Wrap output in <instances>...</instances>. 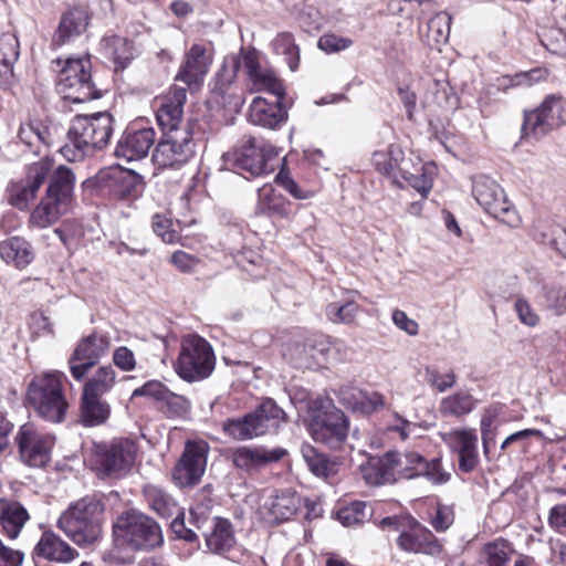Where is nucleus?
I'll list each match as a JSON object with an SVG mask.
<instances>
[{
  "label": "nucleus",
  "instance_id": "1",
  "mask_svg": "<svg viewBox=\"0 0 566 566\" xmlns=\"http://www.w3.org/2000/svg\"><path fill=\"white\" fill-rule=\"evenodd\" d=\"M105 503L98 494H88L74 502L61 514L57 527L77 546L90 547L103 536Z\"/></svg>",
  "mask_w": 566,
  "mask_h": 566
},
{
  "label": "nucleus",
  "instance_id": "47",
  "mask_svg": "<svg viewBox=\"0 0 566 566\" xmlns=\"http://www.w3.org/2000/svg\"><path fill=\"white\" fill-rule=\"evenodd\" d=\"M451 15L447 12H439L427 23V42L429 45L446 43L450 35Z\"/></svg>",
  "mask_w": 566,
  "mask_h": 566
},
{
  "label": "nucleus",
  "instance_id": "17",
  "mask_svg": "<svg viewBox=\"0 0 566 566\" xmlns=\"http://www.w3.org/2000/svg\"><path fill=\"white\" fill-rule=\"evenodd\" d=\"M192 156V134L189 127H185L181 132L164 134L154 150L153 160L163 168H178Z\"/></svg>",
  "mask_w": 566,
  "mask_h": 566
},
{
  "label": "nucleus",
  "instance_id": "20",
  "mask_svg": "<svg viewBox=\"0 0 566 566\" xmlns=\"http://www.w3.org/2000/svg\"><path fill=\"white\" fill-rule=\"evenodd\" d=\"M186 99V88L176 85L156 99V119L164 134L181 132L186 127L181 126Z\"/></svg>",
  "mask_w": 566,
  "mask_h": 566
},
{
  "label": "nucleus",
  "instance_id": "36",
  "mask_svg": "<svg viewBox=\"0 0 566 566\" xmlns=\"http://www.w3.org/2000/svg\"><path fill=\"white\" fill-rule=\"evenodd\" d=\"M345 295L339 301L331 302L325 308L327 318L334 324L349 325L355 322L359 313L360 307L355 301L358 293L346 291Z\"/></svg>",
  "mask_w": 566,
  "mask_h": 566
},
{
  "label": "nucleus",
  "instance_id": "53",
  "mask_svg": "<svg viewBox=\"0 0 566 566\" xmlns=\"http://www.w3.org/2000/svg\"><path fill=\"white\" fill-rule=\"evenodd\" d=\"M19 139L30 147L33 151L39 150L40 144H49L48 130L39 124L27 123L20 126L18 133Z\"/></svg>",
  "mask_w": 566,
  "mask_h": 566
},
{
  "label": "nucleus",
  "instance_id": "62",
  "mask_svg": "<svg viewBox=\"0 0 566 566\" xmlns=\"http://www.w3.org/2000/svg\"><path fill=\"white\" fill-rule=\"evenodd\" d=\"M348 38L338 36L336 34H324L318 39L317 46L326 53H336L348 49L352 45Z\"/></svg>",
  "mask_w": 566,
  "mask_h": 566
},
{
  "label": "nucleus",
  "instance_id": "2",
  "mask_svg": "<svg viewBox=\"0 0 566 566\" xmlns=\"http://www.w3.org/2000/svg\"><path fill=\"white\" fill-rule=\"evenodd\" d=\"M66 381V375L60 370H46L34 375L27 386V405L48 422H63L70 408L64 390Z\"/></svg>",
  "mask_w": 566,
  "mask_h": 566
},
{
  "label": "nucleus",
  "instance_id": "21",
  "mask_svg": "<svg viewBox=\"0 0 566 566\" xmlns=\"http://www.w3.org/2000/svg\"><path fill=\"white\" fill-rule=\"evenodd\" d=\"M212 60L213 50L210 45L192 44L185 54L176 80L189 87L199 86L208 74Z\"/></svg>",
  "mask_w": 566,
  "mask_h": 566
},
{
  "label": "nucleus",
  "instance_id": "3",
  "mask_svg": "<svg viewBox=\"0 0 566 566\" xmlns=\"http://www.w3.org/2000/svg\"><path fill=\"white\" fill-rule=\"evenodd\" d=\"M113 117L109 113L76 116L69 128L67 140L59 151L69 161H78L95 149L107 145L113 133Z\"/></svg>",
  "mask_w": 566,
  "mask_h": 566
},
{
  "label": "nucleus",
  "instance_id": "54",
  "mask_svg": "<svg viewBox=\"0 0 566 566\" xmlns=\"http://www.w3.org/2000/svg\"><path fill=\"white\" fill-rule=\"evenodd\" d=\"M418 476H423L432 484L440 485L447 483L450 480L451 474L443 469L440 459H432L427 461L422 457L418 470Z\"/></svg>",
  "mask_w": 566,
  "mask_h": 566
},
{
  "label": "nucleus",
  "instance_id": "45",
  "mask_svg": "<svg viewBox=\"0 0 566 566\" xmlns=\"http://www.w3.org/2000/svg\"><path fill=\"white\" fill-rule=\"evenodd\" d=\"M101 45L104 54L122 69H124L133 57L132 45L124 38H104Z\"/></svg>",
  "mask_w": 566,
  "mask_h": 566
},
{
  "label": "nucleus",
  "instance_id": "49",
  "mask_svg": "<svg viewBox=\"0 0 566 566\" xmlns=\"http://www.w3.org/2000/svg\"><path fill=\"white\" fill-rule=\"evenodd\" d=\"M301 453L311 472L316 476H327L333 472V464L325 454L318 452L312 444L303 443Z\"/></svg>",
  "mask_w": 566,
  "mask_h": 566
},
{
  "label": "nucleus",
  "instance_id": "18",
  "mask_svg": "<svg viewBox=\"0 0 566 566\" xmlns=\"http://www.w3.org/2000/svg\"><path fill=\"white\" fill-rule=\"evenodd\" d=\"M109 338L106 335L91 334L80 340L69 359L72 377L82 381L88 370L108 352Z\"/></svg>",
  "mask_w": 566,
  "mask_h": 566
},
{
  "label": "nucleus",
  "instance_id": "28",
  "mask_svg": "<svg viewBox=\"0 0 566 566\" xmlns=\"http://www.w3.org/2000/svg\"><path fill=\"white\" fill-rule=\"evenodd\" d=\"M397 544L407 553L437 555L441 552V545L434 535L418 525L402 532L397 538Z\"/></svg>",
  "mask_w": 566,
  "mask_h": 566
},
{
  "label": "nucleus",
  "instance_id": "31",
  "mask_svg": "<svg viewBox=\"0 0 566 566\" xmlns=\"http://www.w3.org/2000/svg\"><path fill=\"white\" fill-rule=\"evenodd\" d=\"M0 256L6 263L22 270L34 260L35 253L24 238L11 237L0 242Z\"/></svg>",
  "mask_w": 566,
  "mask_h": 566
},
{
  "label": "nucleus",
  "instance_id": "29",
  "mask_svg": "<svg viewBox=\"0 0 566 566\" xmlns=\"http://www.w3.org/2000/svg\"><path fill=\"white\" fill-rule=\"evenodd\" d=\"M34 552L39 557L56 563H69L78 555L76 549L53 532L42 534Z\"/></svg>",
  "mask_w": 566,
  "mask_h": 566
},
{
  "label": "nucleus",
  "instance_id": "22",
  "mask_svg": "<svg viewBox=\"0 0 566 566\" xmlns=\"http://www.w3.org/2000/svg\"><path fill=\"white\" fill-rule=\"evenodd\" d=\"M242 61L245 73L251 82L252 90L268 92L276 98H283L284 88L273 71L262 65L260 55L254 50L242 51Z\"/></svg>",
  "mask_w": 566,
  "mask_h": 566
},
{
  "label": "nucleus",
  "instance_id": "24",
  "mask_svg": "<svg viewBox=\"0 0 566 566\" xmlns=\"http://www.w3.org/2000/svg\"><path fill=\"white\" fill-rule=\"evenodd\" d=\"M284 454L285 450L282 448L239 447L232 451L231 459L238 469L251 471L276 462L281 460Z\"/></svg>",
  "mask_w": 566,
  "mask_h": 566
},
{
  "label": "nucleus",
  "instance_id": "26",
  "mask_svg": "<svg viewBox=\"0 0 566 566\" xmlns=\"http://www.w3.org/2000/svg\"><path fill=\"white\" fill-rule=\"evenodd\" d=\"M371 160L379 172L392 178L398 186H402L399 177L401 174L409 172L411 159L403 157L402 149L399 146L389 145L386 150L375 151Z\"/></svg>",
  "mask_w": 566,
  "mask_h": 566
},
{
  "label": "nucleus",
  "instance_id": "34",
  "mask_svg": "<svg viewBox=\"0 0 566 566\" xmlns=\"http://www.w3.org/2000/svg\"><path fill=\"white\" fill-rule=\"evenodd\" d=\"M49 176L50 181L45 195L69 206L75 185L74 172L69 167L60 165L56 168L53 167Z\"/></svg>",
  "mask_w": 566,
  "mask_h": 566
},
{
  "label": "nucleus",
  "instance_id": "30",
  "mask_svg": "<svg viewBox=\"0 0 566 566\" xmlns=\"http://www.w3.org/2000/svg\"><path fill=\"white\" fill-rule=\"evenodd\" d=\"M29 517L28 511L21 503L0 499V525L9 538L14 539L19 536Z\"/></svg>",
  "mask_w": 566,
  "mask_h": 566
},
{
  "label": "nucleus",
  "instance_id": "37",
  "mask_svg": "<svg viewBox=\"0 0 566 566\" xmlns=\"http://www.w3.org/2000/svg\"><path fill=\"white\" fill-rule=\"evenodd\" d=\"M111 415V406L102 396L82 392L81 416L86 426H99Z\"/></svg>",
  "mask_w": 566,
  "mask_h": 566
},
{
  "label": "nucleus",
  "instance_id": "15",
  "mask_svg": "<svg viewBox=\"0 0 566 566\" xmlns=\"http://www.w3.org/2000/svg\"><path fill=\"white\" fill-rule=\"evenodd\" d=\"M15 441L20 458L27 465L42 468L51 460L55 442L51 433L39 430L32 423H25L20 428Z\"/></svg>",
  "mask_w": 566,
  "mask_h": 566
},
{
  "label": "nucleus",
  "instance_id": "23",
  "mask_svg": "<svg viewBox=\"0 0 566 566\" xmlns=\"http://www.w3.org/2000/svg\"><path fill=\"white\" fill-rule=\"evenodd\" d=\"M156 139L154 128L146 127L137 130H127L118 142L115 155L127 161L139 160L148 155Z\"/></svg>",
  "mask_w": 566,
  "mask_h": 566
},
{
  "label": "nucleus",
  "instance_id": "50",
  "mask_svg": "<svg viewBox=\"0 0 566 566\" xmlns=\"http://www.w3.org/2000/svg\"><path fill=\"white\" fill-rule=\"evenodd\" d=\"M538 302L556 315L566 312V291L557 285H543Z\"/></svg>",
  "mask_w": 566,
  "mask_h": 566
},
{
  "label": "nucleus",
  "instance_id": "41",
  "mask_svg": "<svg viewBox=\"0 0 566 566\" xmlns=\"http://www.w3.org/2000/svg\"><path fill=\"white\" fill-rule=\"evenodd\" d=\"M117 382V373L111 365H102L86 379L83 386L85 394L105 396L111 392Z\"/></svg>",
  "mask_w": 566,
  "mask_h": 566
},
{
  "label": "nucleus",
  "instance_id": "44",
  "mask_svg": "<svg viewBox=\"0 0 566 566\" xmlns=\"http://www.w3.org/2000/svg\"><path fill=\"white\" fill-rule=\"evenodd\" d=\"M513 552V547L507 541L495 539L482 547L479 564L480 566H506Z\"/></svg>",
  "mask_w": 566,
  "mask_h": 566
},
{
  "label": "nucleus",
  "instance_id": "60",
  "mask_svg": "<svg viewBox=\"0 0 566 566\" xmlns=\"http://www.w3.org/2000/svg\"><path fill=\"white\" fill-rule=\"evenodd\" d=\"M172 222L163 214H155L153 218L154 232L166 243H175L178 240V233L171 229Z\"/></svg>",
  "mask_w": 566,
  "mask_h": 566
},
{
  "label": "nucleus",
  "instance_id": "14",
  "mask_svg": "<svg viewBox=\"0 0 566 566\" xmlns=\"http://www.w3.org/2000/svg\"><path fill=\"white\" fill-rule=\"evenodd\" d=\"M94 185L115 200L136 199L143 190V180L133 170L120 166L101 169L93 180Z\"/></svg>",
  "mask_w": 566,
  "mask_h": 566
},
{
  "label": "nucleus",
  "instance_id": "4",
  "mask_svg": "<svg viewBox=\"0 0 566 566\" xmlns=\"http://www.w3.org/2000/svg\"><path fill=\"white\" fill-rule=\"evenodd\" d=\"M112 535L114 545L124 551H149L163 543L161 530L157 522L134 509L116 516Z\"/></svg>",
  "mask_w": 566,
  "mask_h": 566
},
{
  "label": "nucleus",
  "instance_id": "58",
  "mask_svg": "<svg viewBox=\"0 0 566 566\" xmlns=\"http://www.w3.org/2000/svg\"><path fill=\"white\" fill-rule=\"evenodd\" d=\"M243 65L242 53L240 55H228L224 57L218 80L222 86L230 85L237 76L239 69Z\"/></svg>",
  "mask_w": 566,
  "mask_h": 566
},
{
  "label": "nucleus",
  "instance_id": "5",
  "mask_svg": "<svg viewBox=\"0 0 566 566\" xmlns=\"http://www.w3.org/2000/svg\"><path fill=\"white\" fill-rule=\"evenodd\" d=\"M307 428L316 442L337 449L347 438L349 421L332 400L316 398L308 402Z\"/></svg>",
  "mask_w": 566,
  "mask_h": 566
},
{
  "label": "nucleus",
  "instance_id": "56",
  "mask_svg": "<svg viewBox=\"0 0 566 566\" xmlns=\"http://www.w3.org/2000/svg\"><path fill=\"white\" fill-rule=\"evenodd\" d=\"M19 57V41L12 34L0 36V63L10 71Z\"/></svg>",
  "mask_w": 566,
  "mask_h": 566
},
{
  "label": "nucleus",
  "instance_id": "57",
  "mask_svg": "<svg viewBox=\"0 0 566 566\" xmlns=\"http://www.w3.org/2000/svg\"><path fill=\"white\" fill-rule=\"evenodd\" d=\"M424 379L439 392H443L455 385V374L453 371L441 374L437 368L432 367L426 368Z\"/></svg>",
  "mask_w": 566,
  "mask_h": 566
},
{
  "label": "nucleus",
  "instance_id": "39",
  "mask_svg": "<svg viewBox=\"0 0 566 566\" xmlns=\"http://www.w3.org/2000/svg\"><path fill=\"white\" fill-rule=\"evenodd\" d=\"M361 473L366 483L370 485H380L396 481L388 452L382 457L369 459L361 467Z\"/></svg>",
  "mask_w": 566,
  "mask_h": 566
},
{
  "label": "nucleus",
  "instance_id": "12",
  "mask_svg": "<svg viewBox=\"0 0 566 566\" xmlns=\"http://www.w3.org/2000/svg\"><path fill=\"white\" fill-rule=\"evenodd\" d=\"M52 169L53 160L48 157L41 158L28 166L24 177L13 180L8 185V202L19 210H27Z\"/></svg>",
  "mask_w": 566,
  "mask_h": 566
},
{
  "label": "nucleus",
  "instance_id": "19",
  "mask_svg": "<svg viewBox=\"0 0 566 566\" xmlns=\"http://www.w3.org/2000/svg\"><path fill=\"white\" fill-rule=\"evenodd\" d=\"M441 439L458 455L460 471L469 473L478 467V436L474 429H452L443 432Z\"/></svg>",
  "mask_w": 566,
  "mask_h": 566
},
{
  "label": "nucleus",
  "instance_id": "64",
  "mask_svg": "<svg viewBox=\"0 0 566 566\" xmlns=\"http://www.w3.org/2000/svg\"><path fill=\"white\" fill-rule=\"evenodd\" d=\"M548 524L559 533L566 531V503L556 504L549 510Z\"/></svg>",
  "mask_w": 566,
  "mask_h": 566
},
{
  "label": "nucleus",
  "instance_id": "55",
  "mask_svg": "<svg viewBox=\"0 0 566 566\" xmlns=\"http://www.w3.org/2000/svg\"><path fill=\"white\" fill-rule=\"evenodd\" d=\"M368 516L367 505L360 501L350 503L348 506L340 509L337 513V517L344 526L363 524Z\"/></svg>",
  "mask_w": 566,
  "mask_h": 566
},
{
  "label": "nucleus",
  "instance_id": "32",
  "mask_svg": "<svg viewBox=\"0 0 566 566\" xmlns=\"http://www.w3.org/2000/svg\"><path fill=\"white\" fill-rule=\"evenodd\" d=\"M255 214L287 219L291 214V202L272 186L265 185L258 191Z\"/></svg>",
  "mask_w": 566,
  "mask_h": 566
},
{
  "label": "nucleus",
  "instance_id": "10",
  "mask_svg": "<svg viewBox=\"0 0 566 566\" xmlns=\"http://www.w3.org/2000/svg\"><path fill=\"white\" fill-rule=\"evenodd\" d=\"M137 447L130 439H114L96 446L94 468L103 478L118 479L126 475L136 459Z\"/></svg>",
  "mask_w": 566,
  "mask_h": 566
},
{
  "label": "nucleus",
  "instance_id": "6",
  "mask_svg": "<svg viewBox=\"0 0 566 566\" xmlns=\"http://www.w3.org/2000/svg\"><path fill=\"white\" fill-rule=\"evenodd\" d=\"M286 421V415L273 399H265L253 411L222 422L223 433L237 441L251 440L276 430Z\"/></svg>",
  "mask_w": 566,
  "mask_h": 566
},
{
  "label": "nucleus",
  "instance_id": "48",
  "mask_svg": "<svg viewBox=\"0 0 566 566\" xmlns=\"http://www.w3.org/2000/svg\"><path fill=\"white\" fill-rule=\"evenodd\" d=\"M402 187L410 186L416 189L422 197H427L432 188V179L424 171L421 163L409 165V172L401 174L399 177Z\"/></svg>",
  "mask_w": 566,
  "mask_h": 566
},
{
  "label": "nucleus",
  "instance_id": "9",
  "mask_svg": "<svg viewBox=\"0 0 566 566\" xmlns=\"http://www.w3.org/2000/svg\"><path fill=\"white\" fill-rule=\"evenodd\" d=\"M277 155L274 146L254 137L244 136L241 145L227 154V161L249 174L250 177H259L274 170L273 160Z\"/></svg>",
  "mask_w": 566,
  "mask_h": 566
},
{
  "label": "nucleus",
  "instance_id": "8",
  "mask_svg": "<svg viewBox=\"0 0 566 566\" xmlns=\"http://www.w3.org/2000/svg\"><path fill=\"white\" fill-rule=\"evenodd\" d=\"M56 87L63 98L73 103L99 97L92 82L91 61L87 56L67 59L59 72Z\"/></svg>",
  "mask_w": 566,
  "mask_h": 566
},
{
  "label": "nucleus",
  "instance_id": "38",
  "mask_svg": "<svg viewBox=\"0 0 566 566\" xmlns=\"http://www.w3.org/2000/svg\"><path fill=\"white\" fill-rule=\"evenodd\" d=\"M340 398L344 403L354 410L364 413H371L385 407V397L376 391L367 392L361 390H340Z\"/></svg>",
  "mask_w": 566,
  "mask_h": 566
},
{
  "label": "nucleus",
  "instance_id": "27",
  "mask_svg": "<svg viewBox=\"0 0 566 566\" xmlns=\"http://www.w3.org/2000/svg\"><path fill=\"white\" fill-rule=\"evenodd\" d=\"M301 499L293 492L286 491L270 496L261 507L263 520L277 524L290 520L298 510Z\"/></svg>",
  "mask_w": 566,
  "mask_h": 566
},
{
  "label": "nucleus",
  "instance_id": "35",
  "mask_svg": "<svg viewBox=\"0 0 566 566\" xmlns=\"http://www.w3.org/2000/svg\"><path fill=\"white\" fill-rule=\"evenodd\" d=\"M67 205L59 202L55 198L45 195L32 210L29 223L32 227L44 229L54 224L66 211Z\"/></svg>",
  "mask_w": 566,
  "mask_h": 566
},
{
  "label": "nucleus",
  "instance_id": "42",
  "mask_svg": "<svg viewBox=\"0 0 566 566\" xmlns=\"http://www.w3.org/2000/svg\"><path fill=\"white\" fill-rule=\"evenodd\" d=\"M144 495L151 510L161 517H171L180 511L172 496L158 485H145Z\"/></svg>",
  "mask_w": 566,
  "mask_h": 566
},
{
  "label": "nucleus",
  "instance_id": "11",
  "mask_svg": "<svg viewBox=\"0 0 566 566\" xmlns=\"http://www.w3.org/2000/svg\"><path fill=\"white\" fill-rule=\"evenodd\" d=\"M566 124V99L560 95H548L532 111L524 112L522 132L524 136H544Z\"/></svg>",
  "mask_w": 566,
  "mask_h": 566
},
{
  "label": "nucleus",
  "instance_id": "40",
  "mask_svg": "<svg viewBox=\"0 0 566 566\" xmlns=\"http://www.w3.org/2000/svg\"><path fill=\"white\" fill-rule=\"evenodd\" d=\"M207 547L216 554H223L234 545V534L231 523L221 517L213 520L211 531L206 535Z\"/></svg>",
  "mask_w": 566,
  "mask_h": 566
},
{
  "label": "nucleus",
  "instance_id": "33",
  "mask_svg": "<svg viewBox=\"0 0 566 566\" xmlns=\"http://www.w3.org/2000/svg\"><path fill=\"white\" fill-rule=\"evenodd\" d=\"M90 14L86 9L75 7L65 12L61 19L54 41L64 44L86 31Z\"/></svg>",
  "mask_w": 566,
  "mask_h": 566
},
{
  "label": "nucleus",
  "instance_id": "51",
  "mask_svg": "<svg viewBox=\"0 0 566 566\" xmlns=\"http://www.w3.org/2000/svg\"><path fill=\"white\" fill-rule=\"evenodd\" d=\"M273 50L284 56L291 71L298 66V48L294 43V38L289 32L279 33L272 41Z\"/></svg>",
  "mask_w": 566,
  "mask_h": 566
},
{
  "label": "nucleus",
  "instance_id": "43",
  "mask_svg": "<svg viewBox=\"0 0 566 566\" xmlns=\"http://www.w3.org/2000/svg\"><path fill=\"white\" fill-rule=\"evenodd\" d=\"M388 455L396 480L418 478V470L422 459L421 454L413 451H388Z\"/></svg>",
  "mask_w": 566,
  "mask_h": 566
},
{
  "label": "nucleus",
  "instance_id": "25",
  "mask_svg": "<svg viewBox=\"0 0 566 566\" xmlns=\"http://www.w3.org/2000/svg\"><path fill=\"white\" fill-rule=\"evenodd\" d=\"M282 98L274 103L268 102L264 97H255L249 107V122L253 125L274 129L287 119V113L281 105Z\"/></svg>",
  "mask_w": 566,
  "mask_h": 566
},
{
  "label": "nucleus",
  "instance_id": "16",
  "mask_svg": "<svg viewBox=\"0 0 566 566\" xmlns=\"http://www.w3.org/2000/svg\"><path fill=\"white\" fill-rule=\"evenodd\" d=\"M209 450V444L203 440L186 442L184 452L171 472L172 480L178 486H193L200 482L206 471Z\"/></svg>",
  "mask_w": 566,
  "mask_h": 566
},
{
  "label": "nucleus",
  "instance_id": "63",
  "mask_svg": "<svg viewBox=\"0 0 566 566\" xmlns=\"http://www.w3.org/2000/svg\"><path fill=\"white\" fill-rule=\"evenodd\" d=\"M514 310L518 319L526 326L534 327L537 325L539 317L532 308L527 300L520 297L514 303Z\"/></svg>",
  "mask_w": 566,
  "mask_h": 566
},
{
  "label": "nucleus",
  "instance_id": "46",
  "mask_svg": "<svg viewBox=\"0 0 566 566\" xmlns=\"http://www.w3.org/2000/svg\"><path fill=\"white\" fill-rule=\"evenodd\" d=\"M475 407L474 398L463 391L444 397L439 407V411L443 416L461 417L473 410Z\"/></svg>",
  "mask_w": 566,
  "mask_h": 566
},
{
  "label": "nucleus",
  "instance_id": "52",
  "mask_svg": "<svg viewBox=\"0 0 566 566\" xmlns=\"http://www.w3.org/2000/svg\"><path fill=\"white\" fill-rule=\"evenodd\" d=\"M521 87L520 81H517V73L514 75H502L495 77L485 88L483 90L480 98L479 104L480 107L483 109L486 107L490 102L489 97L494 95L497 92L506 93L511 88Z\"/></svg>",
  "mask_w": 566,
  "mask_h": 566
},
{
  "label": "nucleus",
  "instance_id": "61",
  "mask_svg": "<svg viewBox=\"0 0 566 566\" xmlns=\"http://www.w3.org/2000/svg\"><path fill=\"white\" fill-rule=\"evenodd\" d=\"M112 361L118 369L125 373L135 370L137 365L134 352L127 346L117 347L113 353Z\"/></svg>",
  "mask_w": 566,
  "mask_h": 566
},
{
  "label": "nucleus",
  "instance_id": "13",
  "mask_svg": "<svg viewBox=\"0 0 566 566\" xmlns=\"http://www.w3.org/2000/svg\"><path fill=\"white\" fill-rule=\"evenodd\" d=\"M473 196L478 203L493 218L510 227H516L520 218L507 202L503 189L493 179L480 176L473 181Z\"/></svg>",
  "mask_w": 566,
  "mask_h": 566
},
{
  "label": "nucleus",
  "instance_id": "7",
  "mask_svg": "<svg viewBox=\"0 0 566 566\" xmlns=\"http://www.w3.org/2000/svg\"><path fill=\"white\" fill-rule=\"evenodd\" d=\"M216 366L211 345L197 334H188L180 340V352L174 364L177 375L188 381L208 378Z\"/></svg>",
  "mask_w": 566,
  "mask_h": 566
},
{
  "label": "nucleus",
  "instance_id": "59",
  "mask_svg": "<svg viewBox=\"0 0 566 566\" xmlns=\"http://www.w3.org/2000/svg\"><path fill=\"white\" fill-rule=\"evenodd\" d=\"M165 403L168 412L172 416H184L190 410V401L181 395L166 390L160 400Z\"/></svg>",
  "mask_w": 566,
  "mask_h": 566
}]
</instances>
